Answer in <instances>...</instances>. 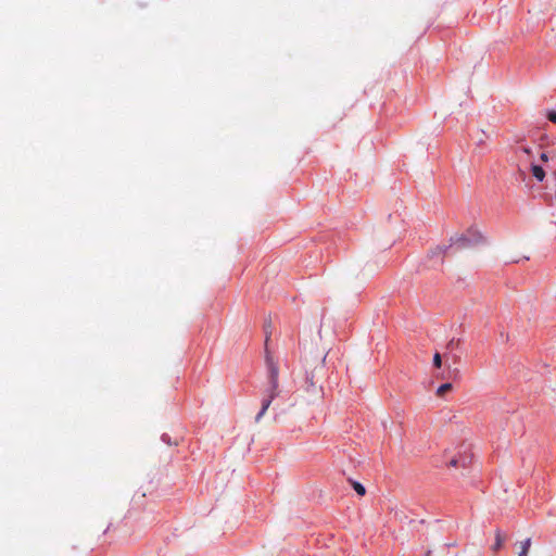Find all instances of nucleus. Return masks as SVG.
Listing matches in <instances>:
<instances>
[{"instance_id": "1", "label": "nucleus", "mask_w": 556, "mask_h": 556, "mask_svg": "<svg viewBox=\"0 0 556 556\" xmlns=\"http://www.w3.org/2000/svg\"><path fill=\"white\" fill-rule=\"evenodd\" d=\"M267 367H268V381H269V390L268 395L262 402V408L260 413L256 415V421H260L261 418L265 415L267 409L269 408L273 400L279 394V369L276 363L271 359L267 358Z\"/></svg>"}, {"instance_id": "2", "label": "nucleus", "mask_w": 556, "mask_h": 556, "mask_svg": "<svg viewBox=\"0 0 556 556\" xmlns=\"http://www.w3.org/2000/svg\"><path fill=\"white\" fill-rule=\"evenodd\" d=\"M482 240V236L475 231L472 232V238H469L467 236H462L455 239L454 243L457 244L459 248H466L470 244L479 243Z\"/></svg>"}, {"instance_id": "3", "label": "nucleus", "mask_w": 556, "mask_h": 556, "mask_svg": "<svg viewBox=\"0 0 556 556\" xmlns=\"http://www.w3.org/2000/svg\"><path fill=\"white\" fill-rule=\"evenodd\" d=\"M471 462V457L470 456H459V457H453L450 462H448V466L450 467H467Z\"/></svg>"}, {"instance_id": "4", "label": "nucleus", "mask_w": 556, "mask_h": 556, "mask_svg": "<svg viewBox=\"0 0 556 556\" xmlns=\"http://www.w3.org/2000/svg\"><path fill=\"white\" fill-rule=\"evenodd\" d=\"M531 173L538 181H543L545 178L544 169L536 164H531Z\"/></svg>"}, {"instance_id": "5", "label": "nucleus", "mask_w": 556, "mask_h": 556, "mask_svg": "<svg viewBox=\"0 0 556 556\" xmlns=\"http://www.w3.org/2000/svg\"><path fill=\"white\" fill-rule=\"evenodd\" d=\"M503 543H504V536H503L502 532L500 530H497L495 532V542L491 547L492 551L494 553H497L503 547Z\"/></svg>"}, {"instance_id": "6", "label": "nucleus", "mask_w": 556, "mask_h": 556, "mask_svg": "<svg viewBox=\"0 0 556 556\" xmlns=\"http://www.w3.org/2000/svg\"><path fill=\"white\" fill-rule=\"evenodd\" d=\"M306 383H307V387H306L307 392H313L314 394L319 395V393L321 392V389L316 387V384L313 381V377H307Z\"/></svg>"}, {"instance_id": "7", "label": "nucleus", "mask_w": 556, "mask_h": 556, "mask_svg": "<svg viewBox=\"0 0 556 556\" xmlns=\"http://www.w3.org/2000/svg\"><path fill=\"white\" fill-rule=\"evenodd\" d=\"M453 389V384L450 382L441 384L437 390L438 396H443L446 392L451 391Z\"/></svg>"}, {"instance_id": "8", "label": "nucleus", "mask_w": 556, "mask_h": 556, "mask_svg": "<svg viewBox=\"0 0 556 556\" xmlns=\"http://www.w3.org/2000/svg\"><path fill=\"white\" fill-rule=\"evenodd\" d=\"M352 485H353V489L355 490V492H356L358 495H361V496L365 495V493H366V489H365V486H364L362 483L354 481V482L352 483Z\"/></svg>"}, {"instance_id": "9", "label": "nucleus", "mask_w": 556, "mask_h": 556, "mask_svg": "<svg viewBox=\"0 0 556 556\" xmlns=\"http://www.w3.org/2000/svg\"><path fill=\"white\" fill-rule=\"evenodd\" d=\"M433 366L437 368H440L442 366V358H441V354L439 352H437L433 355Z\"/></svg>"}, {"instance_id": "10", "label": "nucleus", "mask_w": 556, "mask_h": 556, "mask_svg": "<svg viewBox=\"0 0 556 556\" xmlns=\"http://www.w3.org/2000/svg\"><path fill=\"white\" fill-rule=\"evenodd\" d=\"M531 546V539L528 538L525 541L521 542V551L529 552V548Z\"/></svg>"}, {"instance_id": "11", "label": "nucleus", "mask_w": 556, "mask_h": 556, "mask_svg": "<svg viewBox=\"0 0 556 556\" xmlns=\"http://www.w3.org/2000/svg\"><path fill=\"white\" fill-rule=\"evenodd\" d=\"M546 117L549 122L556 124V111H548Z\"/></svg>"}, {"instance_id": "12", "label": "nucleus", "mask_w": 556, "mask_h": 556, "mask_svg": "<svg viewBox=\"0 0 556 556\" xmlns=\"http://www.w3.org/2000/svg\"><path fill=\"white\" fill-rule=\"evenodd\" d=\"M520 150L523 153H526L527 155H531V153H532V150L530 148H528V147H522V148H520Z\"/></svg>"}, {"instance_id": "13", "label": "nucleus", "mask_w": 556, "mask_h": 556, "mask_svg": "<svg viewBox=\"0 0 556 556\" xmlns=\"http://www.w3.org/2000/svg\"><path fill=\"white\" fill-rule=\"evenodd\" d=\"M540 160L544 163L548 162V155L546 153H542L540 155Z\"/></svg>"}, {"instance_id": "14", "label": "nucleus", "mask_w": 556, "mask_h": 556, "mask_svg": "<svg viewBox=\"0 0 556 556\" xmlns=\"http://www.w3.org/2000/svg\"><path fill=\"white\" fill-rule=\"evenodd\" d=\"M519 556H528V552H526V551H520Z\"/></svg>"}]
</instances>
